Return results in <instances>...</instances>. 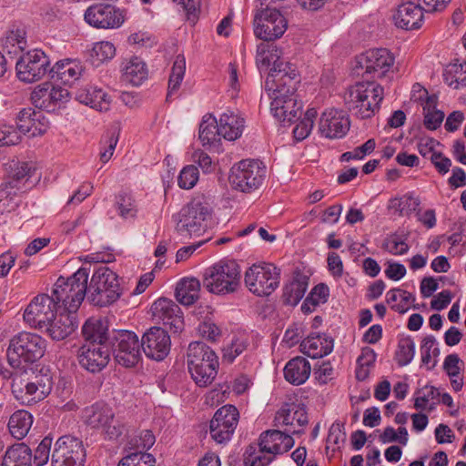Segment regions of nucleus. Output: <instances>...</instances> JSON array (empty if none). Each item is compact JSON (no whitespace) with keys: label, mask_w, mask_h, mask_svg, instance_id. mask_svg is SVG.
Returning <instances> with one entry per match:
<instances>
[{"label":"nucleus","mask_w":466,"mask_h":466,"mask_svg":"<svg viewBox=\"0 0 466 466\" xmlns=\"http://www.w3.org/2000/svg\"><path fill=\"white\" fill-rule=\"evenodd\" d=\"M280 50L273 44H260L257 49V65L260 70L272 67L265 81L271 91L270 111L275 118L291 124L301 116L302 103L298 101L296 86L299 82L296 66L280 57Z\"/></svg>","instance_id":"f257e3e1"},{"label":"nucleus","mask_w":466,"mask_h":466,"mask_svg":"<svg viewBox=\"0 0 466 466\" xmlns=\"http://www.w3.org/2000/svg\"><path fill=\"white\" fill-rule=\"evenodd\" d=\"M301 430L285 429L263 431L258 445L250 444L246 451L244 463L246 466H267L277 454L287 452L294 446L292 434L301 433Z\"/></svg>","instance_id":"f03ea898"},{"label":"nucleus","mask_w":466,"mask_h":466,"mask_svg":"<svg viewBox=\"0 0 466 466\" xmlns=\"http://www.w3.org/2000/svg\"><path fill=\"white\" fill-rule=\"evenodd\" d=\"M212 214L213 208L209 198L198 195L178 212L176 230L184 238L199 237L206 232Z\"/></svg>","instance_id":"7ed1b4c3"},{"label":"nucleus","mask_w":466,"mask_h":466,"mask_svg":"<svg viewBox=\"0 0 466 466\" xmlns=\"http://www.w3.org/2000/svg\"><path fill=\"white\" fill-rule=\"evenodd\" d=\"M383 96L384 89L376 82H359L347 89L344 102L356 116L366 119L379 111Z\"/></svg>","instance_id":"20e7f679"},{"label":"nucleus","mask_w":466,"mask_h":466,"mask_svg":"<svg viewBox=\"0 0 466 466\" xmlns=\"http://www.w3.org/2000/svg\"><path fill=\"white\" fill-rule=\"evenodd\" d=\"M187 365L192 380L198 387L210 385L218 374V358L215 351L200 341L188 345Z\"/></svg>","instance_id":"39448f33"},{"label":"nucleus","mask_w":466,"mask_h":466,"mask_svg":"<svg viewBox=\"0 0 466 466\" xmlns=\"http://www.w3.org/2000/svg\"><path fill=\"white\" fill-rule=\"evenodd\" d=\"M88 276L89 269L80 268L71 277H60L56 281L52 294L67 311L76 312L82 304L88 289Z\"/></svg>","instance_id":"423d86ee"},{"label":"nucleus","mask_w":466,"mask_h":466,"mask_svg":"<svg viewBox=\"0 0 466 466\" xmlns=\"http://www.w3.org/2000/svg\"><path fill=\"white\" fill-rule=\"evenodd\" d=\"M46 348V339L40 335L20 332L9 341L6 351L8 363L15 369L23 363H34L44 356Z\"/></svg>","instance_id":"0eeeda50"},{"label":"nucleus","mask_w":466,"mask_h":466,"mask_svg":"<svg viewBox=\"0 0 466 466\" xmlns=\"http://www.w3.org/2000/svg\"><path fill=\"white\" fill-rule=\"evenodd\" d=\"M118 276L108 267L101 265L91 278L88 287V299L98 307H106L116 302L121 296Z\"/></svg>","instance_id":"6e6552de"},{"label":"nucleus","mask_w":466,"mask_h":466,"mask_svg":"<svg viewBox=\"0 0 466 466\" xmlns=\"http://www.w3.org/2000/svg\"><path fill=\"white\" fill-rule=\"evenodd\" d=\"M239 284V267L234 261H220L207 268L203 274V286L217 295L233 293L238 290Z\"/></svg>","instance_id":"1a4fd4ad"},{"label":"nucleus","mask_w":466,"mask_h":466,"mask_svg":"<svg viewBox=\"0 0 466 466\" xmlns=\"http://www.w3.org/2000/svg\"><path fill=\"white\" fill-rule=\"evenodd\" d=\"M53 385L50 371L41 369L27 380L15 378L12 382V392L23 404L31 405L46 399L50 394Z\"/></svg>","instance_id":"9d476101"},{"label":"nucleus","mask_w":466,"mask_h":466,"mask_svg":"<svg viewBox=\"0 0 466 466\" xmlns=\"http://www.w3.org/2000/svg\"><path fill=\"white\" fill-rule=\"evenodd\" d=\"M109 347L116 361L123 367H134L141 360V339L133 331L112 330L109 334Z\"/></svg>","instance_id":"9b49d317"},{"label":"nucleus","mask_w":466,"mask_h":466,"mask_svg":"<svg viewBox=\"0 0 466 466\" xmlns=\"http://www.w3.org/2000/svg\"><path fill=\"white\" fill-rule=\"evenodd\" d=\"M266 172V167L262 162L255 159H243L231 167L228 178L234 189L251 193L262 185Z\"/></svg>","instance_id":"f8f14e48"},{"label":"nucleus","mask_w":466,"mask_h":466,"mask_svg":"<svg viewBox=\"0 0 466 466\" xmlns=\"http://www.w3.org/2000/svg\"><path fill=\"white\" fill-rule=\"evenodd\" d=\"M280 270L270 263L253 264L245 273V284L253 294L269 296L279 285Z\"/></svg>","instance_id":"ddd939ff"},{"label":"nucleus","mask_w":466,"mask_h":466,"mask_svg":"<svg viewBox=\"0 0 466 466\" xmlns=\"http://www.w3.org/2000/svg\"><path fill=\"white\" fill-rule=\"evenodd\" d=\"M17 77L25 83L40 80L50 70V59L41 49H33L24 54L15 65Z\"/></svg>","instance_id":"4468645a"},{"label":"nucleus","mask_w":466,"mask_h":466,"mask_svg":"<svg viewBox=\"0 0 466 466\" xmlns=\"http://www.w3.org/2000/svg\"><path fill=\"white\" fill-rule=\"evenodd\" d=\"M58 301L54 295L38 294L33 298L24 311V320L31 328L39 330L44 329V327L48 325V321L54 319L56 312V306Z\"/></svg>","instance_id":"2eb2a0df"},{"label":"nucleus","mask_w":466,"mask_h":466,"mask_svg":"<svg viewBox=\"0 0 466 466\" xmlns=\"http://www.w3.org/2000/svg\"><path fill=\"white\" fill-rule=\"evenodd\" d=\"M254 25L255 35L266 42H270L283 35L287 30L288 22L279 10L267 7L256 14Z\"/></svg>","instance_id":"dca6fc26"},{"label":"nucleus","mask_w":466,"mask_h":466,"mask_svg":"<svg viewBox=\"0 0 466 466\" xmlns=\"http://www.w3.org/2000/svg\"><path fill=\"white\" fill-rule=\"evenodd\" d=\"M86 450L78 438L66 435L60 437L52 453V466H84Z\"/></svg>","instance_id":"f3484780"},{"label":"nucleus","mask_w":466,"mask_h":466,"mask_svg":"<svg viewBox=\"0 0 466 466\" xmlns=\"http://www.w3.org/2000/svg\"><path fill=\"white\" fill-rule=\"evenodd\" d=\"M238 418L239 413L235 406L228 404L219 408L209 423L212 439L218 443L228 441L237 428Z\"/></svg>","instance_id":"a211bd4d"},{"label":"nucleus","mask_w":466,"mask_h":466,"mask_svg":"<svg viewBox=\"0 0 466 466\" xmlns=\"http://www.w3.org/2000/svg\"><path fill=\"white\" fill-rule=\"evenodd\" d=\"M394 64V56L386 48L370 49L357 58L356 68L362 70V75H373L382 77Z\"/></svg>","instance_id":"6ab92c4d"},{"label":"nucleus","mask_w":466,"mask_h":466,"mask_svg":"<svg viewBox=\"0 0 466 466\" xmlns=\"http://www.w3.org/2000/svg\"><path fill=\"white\" fill-rule=\"evenodd\" d=\"M85 21L95 28H117L124 23L123 13L109 4L90 5L85 12Z\"/></svg>","instance_id":"aec40b11"},{"label":"nucleus","mask_w":466,"mask_h":466,"mask_svg":"<svg viewBox=\"0 0 466 466\" xmlns=\"http://www.w3.org/2000/svg\"><path fill=\"white\" fill-rule=\"evenodd\" d=\"M142 350L145 355L152 360H163L170 351V337L164 329L151 327L141 338Z\"/></svg>","instance_id":"412c9836"},{"label":"nucleus","mask_w":466,"mask_h":466,"mask_svg":"<svg viewBox=\"0 0 466 466\" xmlns=\"http://www.w3.org/2000/svg\"><path fill=\"white\" fill-rule=\"evenodd\" d=\"M109 343L83 344L79 349V364L85 370L96 373L106 367L110 360Z\"/></svg>","instance_id":"4be33fe9"},{"label":"nucleus","mask_w":466,"mask_h":466,"mask_svg":"<svg viewBox=\"0 0 466 466\" xmlns=\"http://www.w3.org/2000/svg\"><path fill=\"white\" fill-rule=\"evenodd\" d=\"M69 96L70 94L66 88L45 83L34 89L31 100L35 107L50 112L66 103Z\"/></svg>","instance_id":"5701e85b"},{"label":"nucleus","mask_w":466,"mask_h":466,"mask_svg":"<svg viewBox=\"0 0 466 466\" xmlns=\"http://www.w3.org/2000/svg\"><path fill=\"white\" fill-rule=\"evenodd\" d=\"M155 319L168 326L173 333H180L185 327L183 313L179 306L167 298L156 300L151 308Z\"/></svg>","instance_id":"b1692460"},{"label":"nucleus","mask_w":466,"mask_h":466,"mask_svg":"<svg viewBox=\"0 0 466 466\" xmlns=\"http://www.w3.org/2000/svg\"><path fill=\"white\" fill-rule=\"evenodd\" d=\"M350 122L347 114L334 108L325 110L319 118V131L330 139L341 138L350 130Z\"/></svg>","instance_id":"393cba45"},{"label":"nucleus","mask_w":466,"mask_h":466,"mask_svg":"<svg viewBox=\"0 0 466 466\" xmlns=\"http://www.w3.org/2000/svg\"><path fill=\"white\" fill-rule=\"evenodd\" d=\"M78 321L76 312H69L66 309L55 314L54 319L48 321V325L44 327L46 334L54 340H63L70 336L77 328Z\"/></svg>","instance_id":"a878e982"},{"label":"nucleus","mask_w":466,"mask_h":466,"mask_svg":"<svg viewBox=\"0 0 466 466\" xmlns=\"http://www.w3.org/2000/svg\"><path fill=\"white\" fill-rule=\"evenodd\" d=\"M16 127L23 135L31 137L41 136L48 128V122L41 111L32 108H23L16 118Z\"/></svg>","instance_id":"bb28decb"},{"label":"nucleus","mask_w":466,"mask_h":466,"mask_svg":"<svg viewBox=\"0 0 466 466\" xmlns=\"http://www.w3.org/2000/svg\"><path fill=\"white\" fill-rule=\"evenodd\" d=\"M308 415L304 405L296 403H286L277 412L274 422L275 426H287L289 429H301L308 424Z\"/></svg>","instance_id":"cd10ccee"},{"label":"nucleus","mask_w":466,"mask_h":466,"mask_svg":"<svg viewBox=\"0 0 466 466\" xmlns=\"http://www.w3.org/2000/svg\"><path fill=\"white\" fill-rule=\"evenodd\" d=\"M424 7L420 3L407 2L400 5L394 15V20L397 26L410 30L417 29L421 26L423 22Z\"/></svg>","instance_id":"c85d7f7f"},{"label":"nucleus","mask_w":466,"mask_h":466,"mask_svg":"<svg viewBox=\"0 0 466 466\" xmlns=\"http://www.w3.org/2000/svg\"><path fill=\"white\" fill-rule=\"evenodd\" d=\"M333 339L326 334L312 333L300 343V350L311 359L322 358L333 350Z\"/></svg>","instance_id":"c756f323"},{"label":"nucleus","mask_w":466,"mask_h":466,"mask_svg":"<svg viewBox=\"0 0 466 466\" xmlns=\"http://www.w3.org/2000/svg\"><path fill=\"white\" fill-rule=\"evenodd\" d=\"M83 71L81 63L77 60L64 59L56 62L49 70L51 79L64 85H71L79 78Z\"/></svg>","instance_id":"7c9ffc66"},{"label":"nucleus","mask_w":466,"mask_h":466,"mask_svg":"<svg viewBox=\"0 0 466 466\" xmlns=\"http://www.w3.org/2000/svg\"><path fill=\"white\" fill-rule=\"evenodd\" d=\"M76 99L98 111H107L110 106V96L101 88L86 86L79 88L76 94Z\"/></svg>","instance_id":"2f4dec72"},{"label":"nucleus","mask_w":466,"mask_h":466,"mask_svg":"<svg viewBox=\"0 0 466 466\" xmlns=\"http://www.w3.org/2000/svg\"><path fill=\"white\" fill-rule=\"evenodd\" d=\"M311 372V366L305 358L298 356L289 360L285 365V380L292 385H301L307 381Z\"/></svg>","instance_id":"473e14b6"},{"label":"nucleus","mask_w":466,"mask_h":466,"mask_svg":"<svg viewBox=\"0 0 466 466\" xmlns=\"http://www.w3.org/2000/svg\"><path fill=\"white\" fill-rule=\"evenodd\" d=\"M112 407L105 402H96L83 410L84 422L94 430H98L111 419L114 414Z\"/></svg>","instance_id":"72a5a7b5"},{"label":"nucleus","mask_w":466,"mask_h":466,"mask_svg":"<svg viewBox=\"0 0 466 466\" xmlns=\"http://www.w3.org/2000/svg\"><path fill=\"white\" fill-rule=\"evenodd\" d=\"M245 120L232 111L224 112L218 121L220 135L227 140L233 141L238 138L244 128Z\"/></svg>","instance_id":"f704fd0d"},{"label":"nucleus","mask_w":466,"mask_h":466,"mask_svg":"<svg viewBox=\"0 0 466 466\" xmlns=\"http://www.w3.org/2000/svg\"><path fill=\"white\" fill-rule=\"evenodd\" d=\"M108 328L102 319H88L82 327L84 344L109 343Z\"/></svg>","instance_id":"c9c22d12"},{"label":"nucleus","mask_w":466,"mask_h":466,"mask_svg":"<svg viewBox=\"0 0 466 466\" xmlns=\"http://www.w3.org/2000/svg\"><path fill=\"white\" fill-rule=\"evenodd\" d=\"M1 466H32L31 449L24 442L8 447Z\"/></svg>","instance_id":"e433bc0d"},{"label":"nucleus","mask_w":466,"mask_h":466,"mask_svg":"<svg viewBox=\"0 0 466 466\" xmlns=\"http://www.w3.org/2000/svg\"><path fill=\"white\" fill-rule=\"evenodd\" d=\"M200 282L196 278L181 279L176 288L177 300L185 306L193 305L199 299Z\"/></svg>","instance_id":"4c0bfd02"},{"label":"nucleus","mask_w":466,"mask_h":466,"mask_svg":"<svg viewBox=\"0 0 466 466\" xmlns=\"http://www.w3.org/2000/svg\"><path fill=\"white\" fill-rule=\"evenodd\" d=\"M308 285L309 279L306 276H296L283 288V302L287 305L296 306L304 297Z\"/></svg>","instance_id":"58836bf2"},{"label":"nucleus","mask_w":466,"mask_h":466,"mask_svg":"<svg viewBox=\"0 0 466 466\" xmlns=\"http://www.w3.org/2000/svg\"><path fill=\"white\" fill-rule=\"evenodd\" d=\"M33 424V416L25 410H19L14 412L8 421V429L11 435L22 440L25 438Z\"/></svg>","instance_id":"ea45409f"},{"label":"nucleus","mask_w":466,"mask_h":466,"mask_svg":"<svg viewBox=\"0 0 466 466\" xmlns=\"http://www.w3.org/2000/svg\"><path fill=\"white\" fill-rule=\"evenodd\" d=\"M420 204L419 198L412 193L405 194L400 198H393L389 201L388 208L398 216H410Z\"/></svg>","instance_id":"a19ab883"},{"label":"nucleus","mask_w":466,"mask_h":466,"mask_svg":"<svg viewBox=\"0 0 466 466\" xmlns=\"http://www.w3.org/2000/svg\"><path fill=\"white\" fill-rule=\"evenodd\" d=\"M443 80L454 89L466 86V62L449 64L443 71Z\"/></svg>","instance_id":"79ce46f5"},{"label":"nucleus","mask_w":466,"mask_h":466,"mask_svg":"<svg viewBox=\"0 0 466 466\" xmlns=\"http://www.w3.org/2000/svg\"><path fill=\"white\" fill-rule=\"evenodd\" d=\"M218 122L211 115H205L199 125L198 137L202 144L211 145L219 140Z\"/></svg>","instance_id":"37998d69"},{"label":"nucleus","mask_w":466,"mask_h":466,"mask_svg":"<svg viewBox=\"0 0 466 466\" xmlns=\"http://www.w3.org/2000/svg\"><path fill=\"white\" fill-rule=\"evenodd\" d=\"M147 76L146 64L137 56L132 57L124 68V77L133 86H139Z\"/></svg>","instance_id":"c03bdc74"},{"label":"nucleus","mask_w":466,"mask_h":466,"mask_svg":"<svg viewBox=\"0 0 466 466\" xmlns=\"http://www.w3.org/2000/svg\"><path fill=\"white\" fill-rule=\"evenodd\" d=\"M437 102L436 96H428L423 105L424 127L429 130H436L440 127L444 119V113L435 109Z\"/></svg>","instance_id":"a18cd8bd"},{"label":"nucleus","mask_w":466,"mask_h":466,"mask_svg":"<svg viewBox=\"0 0 466 466\" xmlns=\"http://www.w3.org/2000/svg\"><path fill=\"white\" fill-rule=\"evenodd\" d=\"M115 207L117 214L124 219L135 218L137 214V206L132 195L120 192L116 197Z\"/></svg>","instance_id":"49530a36"},{"label":"nucleus","mask_w":466,"mask_h":466,"mask_svg":"<svg viewBox=\"0 0 466 466\" xmlns=\"http://www.w3.org/2000/svg\"><path fill=\"white\" fill-rule=\"evenodd\" d=\"M186 71V60L183 56H177L173 63L171 74L168 80V99L174 92H177L181 85Z\"/></svg>","instance_id":"de8ad7c7"},{"label":"nucleus","mask_w":466,"mask_h":466,"mask_svg":"<svg viewBox=\"0 0 466 466\" xmlns=\"http://www.w3.org/2000/svg\"><path fill=\"white\" fill-rule=\"evenodd\" d=\"M35 172V167L32 162H17L12 167L11 180L12 187H19L22 181L27 182Z\"/></svg>","instance_id":"09e8293b"},{"label":"nucleus","mask_w":466,"mask_h":466,"mask_svg":"<svg viewBox=\"0 0 466 466\" xmlns=\"http://www.w3.org/2000/svg\"><path fill=\"white\" fill-rule=\"evenodd\" d=\"M317 110L315 108H309L304 117L299 121V124L293 129V135L295 139L301 141L305 139L311 132L314 127V121L317 117Z\"/></svg>","instance_id":"8fccbe9b"},{"label":"nucleus","mask_w":466,"mask_h":466,"mask_svg":"<svg viewBox=\"0 0 466 466\" xmlns=\"http://www.w3.org/2000/svg\"><path fill=\"white\" fill-rule=\"evenodd\" d=\"M126 425L121 417L116 416L114 413L111 419L107 420V422L103 425L99 431L105 436V439L109 441L117 440L125 431Z\"/></svg>","instance_id":"3c124183"},{"label":"nucleus","mask_w":466,"mask_h":466,"mask_svg":"<svg viewBox=\"0 0 466 466\" xmlns=\"http://www.w3.org/2000/svg\"><path fill=\"white\" fill-rule=\"evenodd\" d=\"M415 354V343L410 338H405L400 340L396 350L395 359L399 366L408 365Z\"/></svg>","instance_id":"603ef678"},{"label":"nucleus","mask_w":466,"mask_h":466,"mask_svg":"<svg viewBox=\"0 0 466 466\" xmlns=\"http://www.w3.org/2000/svg\"><path fill=\"white\" fill-rule=\"evenodd\" d=\"M440 392L433 386L426 385L415 391L414 407L424 410L431 400H439Z\"/></svg>","instance_id":"864d4df0"},{"label":"nucleus","mask_w":466,"mask_h":466,"mask_svg":"<svg viewBox=\"0 0 466 466\" xmlns=\"http://www.w3.org/2000/svg\"><path fill=\"white\" fill-rule=\"evenodd\" d=\"M248 339L238 337L233 339L231 343L223 350V360L232 363L237 357L242 354L248 348Z\"/></svg>","instance_id":"5fc2aeb1"},{"label":"nucleus","mask_w":466,"mask_h":466,"mask_svg":"<svg viewBox=\"0 0 466 466\" xmlns=\"http://www.w3.org/2000/svg\"><path fill=\"white\" fill-rule=\"evenodd\" d=\"M421 361L423 364L434 367L436 361H432V357H437L440 354V350L436 346V339L433 336H426L420 346Z\"/></svg>","instance_id":"6e6d98bb"},{"label":"nucleus","mask_w":466,"mask_h":466,"mask_svg":"<svg viewBox=\"0 0 466 466\" xmlns=\"http://www.w3.org/2000/svg\"><path fill=\"white\" fill-rule=\"evenodd\" d=\"M116 55V48L110 42L104 41L96 43L92 49V58L94 63H103L112 59Z\"/></svg>","instance_id":"4d7b16f0"},{"label":"nucleus","mask_w":466,"mask_h":466,"mask_svg":"<svg viewBox=\"0 0 466 466\" xmlns=\"http://www.w3.org/2000/svg\"><path fill=\"white\" fill-rule=\"evenodd\" d=\"M4 46L5 48L15 47L16 49L23 51L26 46L25 31L24 28H15L6 32V35L3 40Z\"/></svg>","instance_id":"13d9d810"},{"label":"nucleus","mask_w":466,"mask_h":466,"mask_svg":"<svg viewBox=\"0 0 466 466\" xmlns=\"http://www.w3.org/2000/svg\"><path fill=\"white\" fill-rule=\"evenodd\" d=\"M155 458L146 452H134L124 457L118 466H154Z\"/></svg>","instance_id":"bf43d9fd"},{"label":"nucleus","mask_w":466,"mask_h":466,"mask_svg":"<svg viewBox=\"0 0 466 466\" xmlns=\"http://www.w3.org/2000/svg\"><path fill=\"white\" fill-rule=\"evenodd\" d=\"M198 169L193 165L185 167L179 173L177 184L183 189L192 188L198 180Z\"/></svg>","instance_id":"052dcab7"},{"label":"nucleus","mask_w":466,"mask_h":466,"mask_svg":"<svg viewBox=\"0 0 466 466\" xmlns=\"http://www.w3.org/2000/svg\"><path fill=\"white\" fill-rule=\"evenodd\" d=\"M52 442V438L46 436L38 444L35 451L34 459H32L35 466H43L48 461Z\"/></svg>","instance_id":"680f3d73"},{"label":"nucleus","mask_w":466,"mask_h":466,"mask_svg":"<svg viewBox=\"0 0 466 466\" xmlns=\"http://www.w3.org/2000/svg\"><path fill=\"white\" fill-rule=\"evenodd\" d=\"M21 134L17 127L9 125H0V145H16L21 141Z\"/></svg>","instance_id":"e2e57ef3"},{"label":"nucleus","mask_w":466,"mask_h":466,"mask_svg":"<svg viewBox=\"0 0 466 466\" xmlns=\"http://www.w3.org/2000/svg\"><path fill=\"white\" fill-rule=\"evenodd\" d=\"M118 137L114 133L106 134L101 140L102 151L100 152V160L106 163L112 157L116 147Z\"/></svg>","instance_id":"0e129e2a"},{"label":"nucleus","mask_w":466,"mask_h":466,"mask_svg":"<svg viewBox=\"0 0 466 466\" xmlns=\"http://www.w3.org/2000/svg\"><path fill=\"white\" fill-rule=\"evenodd\" d=\"M383 248L393 255H404L409 250V245L398 235L390 236L384 242Z\"/></svg>","instance_id":"69168bd1"},{"label":"nucleus","mask_w":466,"mask_h":466,"mask_svg":"<svg viewBox=\"0 0 466 466\" xmlns=\"http://www.w3.org/2000/svg\"><path fill=\"white\" fill-rule=\"evenodd\" d=\"M346 441V432L344 424L335 421L329 428L327 441L330 444L339 447Z\"/></svg>","instance_id":"338daca9"},{"label":"nucleus","mask_w":466,"mask_h":466,"mask_svg":"<svg viewBox=\"0 0 466 466\" xmlns=\"http://www.w3.org/2000/svg\"><path fill=\"white\" fill-rule=\"evenodd\" d=\"M329 296V289L324 283H319L315 286L308 297L313 301V304L319 306L327 302Z\"/></svg>","instance_id":"774afa93"}]
</instances>
